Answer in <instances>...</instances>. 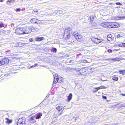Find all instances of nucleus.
Masks as SVG:
<instances>
[{"label": "nucleus", "instance_id": "1", "mask_svg": "<svg viewBox=\"0 0 125 125\" xmlns=\"http://www.w3.org/2000/svg\"><path fill=\"white\" fill-rule=\"evenodd\" d=\"M31 26L23 27L24 34L30 33L32 31Z\"/></svg>", "mask_w": 125, "mask_h": 125}, {"label": "nucleus", "instance_id": "2", "mask_svg": "<svg viewBox=\"0 0 125 125\" xmlns=\"http://www.w3.org/2000/svg\"><path fill=\"white\" fill-rule=\"evenodd\" d=\"M15 32L18 34H24L23 28H17L15 30Z\"/></svg>", "mask_w": 125, "mask_h": 125}, {"label": "nucleus", "instance_id": "3", "mask_svg": "<svg viewBox=\"0 0 125 125\" xmlns=\"http://www.w3.org/2000/svg\"><path fill=\"white\" fill-rule=\"evenodd\" d=\"M111 28H116L119 27L120 25L118 23L116 22H110Z\"/></svg>", "mask_w": 125, "mask_h": 125}, {"label": "nucleus", "instance_id": "4", "mask_svg": "<svg viewBox=\"0 0 125 125\" xmlns=\"http://www.w3.org/2000/svg\"><path fill=\"white\" fill-rule=\"evenodd\" d=\"M101 26L105 28H111L110 22H104L101 23Z\"/></svg>", "mask_w": 125, "mask_h": 125}, {"label": "nucleus", "instance_id": "5", "mask_svg": "<svg viewBox=\"0 0 125 125\" xmlns=\"http://www.w3.org/2000/svg\"><path fill=\"white\" fill-rule=\"evenodd\" d=\"M75 38L78 41L82 42L83 41V39L82 36L81 35H78L75 36Z\"/></svg>", "mask_w": 125, "mask_h": 125}, {"label": "nucleus", "instance_id": "6", "mask_svg": "<svg viewBox=\"0 0 125 125\" xmlns=\"http://www.w3.org/2000/svg\"><path fill=\"white\" fill-rule=\"evenodd\" d=\"M18 125H24L25 124L24 120H23L22 118H20L18 120Z\"/></svg>", "mask_w": 125, "mask_h": 125}, {"label": "nucleus", "instance_id": "7", "mask_svg": "<svg viewBox=\"0 0 125 125\" xmlns=\"http://www.w3.org/2000/svg\"><path fill=\"white\" fill-rule=\"evenodd\" d=\"M123 59H123L121 57H117L113 59H108V60L109 61L113 60L114 62L121 60Z\"/></svg>", "mask_w": 125, "mask_h": 125}, {"label": "nucleus", "instance_id": "8", "mask_svg": "<svg viewBox=\"0 0 125 125\" xmlns=\"http://www.w3.org/2000/svg\"><path fill=\"white\" fill-rule=\"evenodd\" d=\"M70 31V28H67L65 29L64 34L67 36V37L69 36Z\"/></svg>", "mask_w": 125, "mask_h": 125}, {"label": "nucleus", "instance_id": "9", "mask_svg": "<svg viewBox=\"0 0 125 125\" xmlns=\"http://www.w3.org/2000/svg\"><path fill=\"white\" fill-rule=\"evenodd\" d=\"M91 39L93 42L96 43H99L102 41L100 39L95 38H92Z\"/></svg>", "mask_w": 125, "mask_h": 125}, {"label": "nucleus", "instance_id": "10", "mask_svg": "<svg viewBox=\"0 0 125 125\" xmlns=\"http://www.w3.org/2000/svg\"><path fill=\"white\" fill-rule=\"evenodd\" d=\"M58 76L57 74H55L54 78V81L53 83V85H54V83H56L58 80Z\"/></svg>", "mask_w": 125, "mask_h": 125}, {"label": "nucleus", "instance_id": "11", "mask_svg": "<svg viewBox=\"0 0 125 125\" xmlns=\"http://www.w3.org/2000/svg\"><path fill=\"white\" fill-rule=\"evenodd\" d=\"M67 99L66 100L68 102H69L72 99L73 97V95L71 93L67 97Z\"/></svg>", "mask_w": 125, "mask_h": 125}, {"label": "nucleus", "instance_id": "12", "mask_svg": "<svg viewBox=\"0 0 125 125\" xmlns=\"http://www.w3.org/2000/svg\"><path fill=\"white\" fill-rule=\"evenodd\" d=\"M115 19L117 20H119L121 19H125V16H117L115 18Z\"/></svg>", "mask_w": 125, "mask_h": 125}, {"label": "nucleus", "instance_id": "13", "mask_svg": "<svg viewBox=\"0 0 125 125\" xmlns=\"http://www.w3.org/2000/svg\"><path fill=\"white\" fill-rule=\"evenodd\" d=\"M37 20V19L35 18H33L31 19V22L32 23H36Z\"/></svg>", "mask_w": 125, "mask_h": 125}, {"label": "nucleus", "instance_id": "14", "mask_svg": "<svg viewBox=\"0 0 125 125\" xmlns=\"http://www.w3.org/2000/svg\"><path fill=\"white\" fill-rule=\"evenodd\" d=\"M44 37H37L35 38L36 41H41L43 40L44 39Z\"/></svg>", "mask_w": 125, "mask_h": 125}, {"label": "nucleus", "instance_id": "15", "mask_svg": "<svg viewBox=\"0 0 125 125\" xmlns=\"http://www.w3.org/2000/svg\"><path fill=\"white\" fill-rule=\"evenodd\" d=\"M85 69L83 68L81 69H80V73L81 74L84 75L85 74L84 73L85 72Z\"/></svg>", "mask_w": 125, "mask_h": 125}, {"label": "nucleus", "instance_id": "16", "mask_svg": "<svg viewBox=\"0 0 125 125\" xmlns=\"http://www.w3.org/2000/svg\"><path fill=\"white\" fill-rule=\"evenodd\" d=\"M107 39L108 41H110L112 39V38L111 35L109 34L108 35Z\"/></svg>", "mask_w": 125, "mask_h": 125}, {"label": "nucleus", "instance_id": "17", "mask_svg": "<svg viewBox=\"0 0 125 125\" xmlns=\"http://www.w3.org/2000/svg\"><path fill=\"white\" fill-rule=\"evenodd\" d=\"M42 114L40 113H39L36 116H35V118L36 119H39L42 116Z\"/></svg>", "mask_w": 125, "mask_h": 125}, {"label": "nucleus", "instance_id": "18", "mask_svg": "<svg viewBox=\"0 0 125 125\" xmlns=\"http://www.w3.org/2000/svg\"><path fill=\"white\" fill-rule=\"evenodd\" d=\"M15 0H8L7 2V3L8 4H10L13 2Z\"/></svg>", "mask_w": 125, "mask_h": 125}, {"label": "nucleus", "instance_id": "19", "mask_svg": "<svg viewBox=\"0 0 125 125\" xmlns=\"http://www.w3.org/2000/svg\"><path fill=\"white\" fill-rule=\"evenodd\" d=\"M5 64H7L9 62V60L7 58H4L3 59Z\"/></svg>", "mask_w": 125, "mask_h": 125}, {"label": "nucleus", "instance_id": "20", "mask_svg": "<svg viewBox=\"0 0 125 125\" xmlns=\"http://www.w3.org/2000/svg\"><path fill=\"white\" fill-rule=\"evenodd\" d=\"M63 109V107L61 106H59L56 108V109L58 111H60Z\"/></svg>", "mask_w": 125, "mask_h": 125}, {"label": "nucleus", "instance_id": "21", "mask_svg": "<svg viewBox=\"0 0 125 125\" xmlns=\"http://www.w3.org/2000/svg\"><path fill=\"white\" fill-rule=\"evenodd\" d=\"M6 119L7 120L6 121V123L7 124H9L11 123L12 122V120H10L9 119L6 118Z\"/></svg>", "mask_w": 125, "mask_h": 125}, {"label": "nucleus", "instance_id": "22", "mask_svg": "<svg viewBox=\"0 0 125 125\" xmlns=\"http://www.w3.org/2000/svg\"><path fill=\"white\" fill-rule=\"evenodd\" d=\"M119 72L121 74H125V70L120 71Z\"/></svg>", "mask_w": 125, "mask_h": 125}, {"label": "nucleus", "instance_id": "23", "mask_svg": "<svg viewBox=\"0 0 125 125\" xmlns=\"http://www.w3.org/2000/svg\"><path fill=\"white\" fill-rule=\"evenodd\" d=\"M112 79L114 80L117 81L118 80V77L117 76H115L113 77Z\"/></svg>", "mask_w": 125, "mask_h": 125}, {"label": "nucleus", "instance_id": "24", "mask_svg": "<svg viewBox=\"0 0 125 125\" xmlns=\"http://www.w3.org/2000/svg\"><path fill=\"white\" fill-rule=\"evenodd\" d=\"M81 62H84L85 63H87L88 62L86 60H82L80 61Z\"/></svg>", "mask_w": 125, "mask_h": 125}, {"label": "nucleus", "instance_id": "25", "mask_svg": "<svg viewBox=\"0 0 125 125\" xmlns=\"http://www.w3.org/2000/svg\"><path fill=\"white\" fill-rule=\"evenodd\" d=\"M36 23H38L39 24H41L42 23L41 21L38 19L37 20V22H36Z\"/></svg>", "mask_w": 125, "mask_h": 125}, {"label": "nucleus", "instance_id": "26", "mask_svg": "<svg viewBox=\"0 0 125 125\" xmlns=\"http://www.w3.org/2000/svg\"><path fill=\"white\" fill-rule=\"evenodd\" d=\"M78 35V34L76 32H74L73 33V35L75 37V36H77Z\"/></svg>", "mask_w": 125, "mask_h": 125}, {"label": "nucleus", "instance_id": "27", "mask_svg": "<svg viewBox=\"0 0 125 125\" xmlns=\"http://www.w3.org/2000/svg\"><path fill=\"white\" fill-rule=\"evenodd\" d=\"M19 43H20L19 42H17L15 44V46L16 47L19 46Z\"/></svg>", "mask_w": 125, "mask_h": 125}, {"label": "nucleus", "instance_id": "28", "mask_svg": "<svg viewBox=\"0 0 125 125\" xmlns=\"http://www.w3.org/2000/svg\"><path fill=\"white\" fill-rule=\"evenodd\" d=\"M37 65H38V64H37L36 63L34 65H32V66H31L30 67V68H32L33 67H35L36 66H37Z\"/></svg>", "mask_w": 125, "mask_h": 125}, {"label": "nucleus", "instance_id": "29", "mask_svg": "<svg viewBox=\"0 0 125 125\" xmlns=\"http://www.w3.org/2000/svg\"><path fill=\"white\" fill-rule=\"evenodd\" d=\"M80 69H78L77 68H74V70L77 71V72H78L79 71H80Z\"/></svg>", "mask_w": 125, "mask_h": 125}, {"label": "nucleus", "instance_id": "30", "mask_svg": "<svg viewBox=\"0 0 125 125\" xmlns=\"http://www.w3.org/2000/svg\"><path fill=\"white\" fill-rule=\"evenodd\" d=\"M57 51V49L56 48H53L52 49V51L53 52H56Z\"/></svg>", "mask_w": 125, "mask_h": 125}, {"label": "nucleus", "instance_id": "31", "mask_svg": "<svg viewBox=\"0 0 125 125\" xmlns=\"http://www.w3.org/2000/svg\"><path fill=\"white\" fill-rule=\"evenodd\" d=\"M35 118V116H32V117H31V120H34V118Z\"/></svg>", "mask_w": 125, "mask_h": 125}, {"label": "nucleus", "instance_id": "32", "mask_svg": "<svg viewBox=\"0 0 125 125\" xmlns=\"http://www.w3.org/2000/svg\"><path fill=\"white\" fill-rule=\"evenodd\" d=\"M1 61L2 63L1 64H2V65H4L5 64V62H4V61L3 60Z\"/></svg>", "mask_w": 125, "mask_h": 125}, {"label": "nucleus", "instance_id": "33", "mask_svg": "<svg viewBox=\"0 0 125 125\" xmlns=\"http://www.w3.org/2000/svg\"><path fill=\"white\" fill-rule=\"evenodd\" d=\"M107 51L109 53H112V50H110V49H109V50H108Z\"/></svg>", "mask_w": 125, "mask_h": 125}, {"label": "nucleus", "instance_id": "34", "mask_svg": "<svg viewBox=\"0 0 125 125\" xmlns=\"http://www.w3.org/2000/svg\"><path fill=\"white\" fill-rule=\"evenodd\" d=\"M86 124L87 125H93V123H92L89 122L87 123V124Z\"/></svg>", "mask_w": 125, "mask_h": 125}, {"label": "nucleus", "instance_id": "35", "mask_svg": "<svg viewBox=\"0 0 125 125\" xmlns=\"http://www.w3.org/2000/svg\"><path fill=\"white\" fill-rule=\"evenodd\" d=\"M4 27L3 24V23H0V27L1 28Z\"/></svg>", "mask_w": 125, "mask_h": 125}, {"label": "nucleus", "instance_id": "36", "mask_svg": "<svg viewBox=\"0 0 125 125\" xmlns=\"http://www.w3.org/2000/svg\"><path fill=\"white\" fill-rule=\"evenodd\" d=\"M97 90L95 88H94V89L93 90V92H96L97 91Z\"/></svg>", "mask_w": 125, "mask_h": 125}, {"label": "nucleus", "instance_id": "37", "mask_svg": "<svg viewBox=\"0 0 125 125\" xmlns=\"http://www.w3.org/2000/svg\"><path fill=\"white\" fill-rule=\"evenodd\" d=\"M118 46L120 47H123V43L122 44H119Z\"/></svg>", "mask_w": 125, "mask_h": 125}, {"label": "nucleus", "instance_id": "38", "mask_svg": "<svg viewBox=\"0 0 125 125\" xmlns=\"http://www.w3.org/2000/svg\"><path fill=\"white\" fill-rule=\"evenodd\" d=\"M16 11L18 12V11H20L21 10L20 8H18L16 10Z\"/></svg>", "mask_w": 125, "mask_h": 125}, {"label": "nucleus", "instance_id": "39", "mask_svg": "<svg viewBox=\"0 0 125 125\" xmlns=\"http://www.w3.org/2000/svg\"><path fill=\"white\" fill-rule=\"evenodd\" d=\"M115 4L117 5H121V3H119V2H116V3H115Z\"/></svg>", "mask_w": 125, "mask_h": 125}, {"label": "nucleus", "instance_id": "40", "mask_svg": "<svg viewBox=\"0 0 125 125\" xmlns=\"http://www.w3.org/2000/svg\"><path fill=\"white\" fill-rule=\"evenodd\" d=\"M122 37V36L120 35L119 34L117 35V38H119L120 37Z\"/></svg>", "mask_w": 125, "mask_h": 125}, {"label": "nucleus", "instance_id": "41", "mask_svg": "<svg viewBox=\"0 0 125 125\" xmlns=\"http://www.w3.org/2000/svg\"><path fill=\"white\" fill-rule=\"evenodd\" d=\"M100 87V89H102L104 87V86H100V87Z\"/></svg>", "mask_w": 125, "mask_h": 125}, {"label": "nucleus", "instance_id": "42", "mask_svg": "<svg viewBox=\"0 0 125 125\" xmlns=\"http://www.w3.org/2000/svg\"><path fill=\"white\" fill-rule=\"evenodd\" d=\"M102 97L104 99H106L107 98L106 97V96H103Z\"/></svg>", "mask_w": 125, "mask_h": 125}, {"label": "nucleus", "instance_id": "43", "mask_svg": "<svg viewBox=\"0 0 125 125\" xmlns=\"http://www.w3.org/2000/svg\"><path fill=\"white\" fill-rule=\"evenodd\" d=\"M38 11H37V10L36 11L35 13V14H38Z\"/></svg>", "mask_w": 125, "mask_h": 125}, {"label": "nucleus", "instance_id": "44", "mask_svg": "<svg viewBox=\"0 0 125 125\" xmlns=\"http://www.w3.org/2000/svg\"><path fill=\"white\" fill-rule=\"evenodd\" d=\"M73 61V60H70L68 62L69 63H70L72 62Z\"/></svg>", "mask_w": 125, "mask_h": 125}, {"label": "nucleus", "instance_id": "45", "mask_svg": "<svg viewBox=\"0 0 125 125\" xmlns=\"http://www.w3.org/2000/svg\"><path fill=\"white\" fill-rule=\"evenodd\" d=\"M30 42H32L33 41V39L32 38H30Z\"/></svg>", "mask_w": 125, "mask_h": 125}, {"label": "nucleus", "instance_id": "46", "mask_svg": "<svg viewBox=\"0 0 125 125\" xmlns=\"http://www.w3.org/2000/svg\"><path fill=\"white\" fill-rule=\"evenodd\" d=\"M117 123H116L115 124H112L111 125H117Z\"/></svg>", "mask_w": 125, "mask_h": 125}, {"label": "nucleus", "instance_id": "47", "mask_svg": "<svg viewBox=\"0 0 125 125\" xmlns=\"http://www.w3.org/2000/svg\"><path fill=\"white\" fill-rule=\"evenodd\" d=\"M125 47V43H123V47Z\"/></svg>", "mask_w": 125, "mask_h": 125}, {"label": "nucleus", "instance_id": "48", "mask_svg": "<svg viewBox=\"0 0 125 125\" xmlns=\"http://www.w3.org/2000/svg\"><path fill=\"white\" fill-rule=\"evenodd\" d=\"M96 88L97 90V91H98V90L100 89V88L99 87H98Z\"/></svg>", "mask_w": 125, "mask_h": 125}, {"label": "nucleus", "instance_id": "49", "mask_svg": "<svg viewBox=\"0 0 125 125\" xmlns=\"http://www.w3.org/2000/svg\"><path fill=\"white\" fill-rule=\"evenodd\" d=\"M1 61H0V66L2 65V64H1Z\"/></svg>", "mask_w": 125, "mask_h": 125}, {"label": "nucleus", "instance_id": "50", "mask_svg": "<svg viewBox=\"0 0 125 125\" xmlns=\"http://www.w3.org/2000/svg\"><path fill=\"white\" fill-rule=\"evenodd\" d=\"M35 11L33 10L32 11V13H34Z\"/></svg>", "mask_w": 125, "mask_h": 125}, {"label": "nucleus", "instance_id": "51", "mask_svg": "<svg viewBox=\"0 0 125 125\" xmlns=\"http://www.w3.org/2000/svg\"><path fill=\"white\" fill-rule=\"evenodd\" d=\"M122 95L123 96H125V94H122Z\"/></svg>", "mask_w": 125, "mask_h": 125}, {"label": "nucleus", "instance_id": "52", "mask_svg": "<svg viewBox=\"0 0 125 125\" xmlns=\"http://www.w3.org/2000/svg\"><path fill=\"white\" fill-rule=\"evenodd\" d=\"M69 56L68 55H66V57H68Z\"/></svg>", "mask_w": 125, "mask_h": 125}, {"label": "nucleus", "instance_id": "53", "mask_svg": "<svg viewBox=\"0 0 125 125\" xmlns=\"http://www.w3.org/2000/svg\"><path fill=\"white\" fill-rule=\"evenodd\" d=\"M123 105V107H125V104Z\"/></svg>", "mask_w": 125, "mask_h": 125}, {"label": "nucleus", "instance_id": "54", "mask_svg": "<svg viewBox=\"0 0 125 125\" xmlns=\"http://www.w3.org/2000/svg\"><path fill=\"white\" fill-rule=\"evenodd\" d=\"M112 4V3H111L109 4V5H111Z\"/></svg>", "mask_w": 125, "mask_h": 125}, {"label": "nucleus", "instance_id": "55", "mask_svg": "<svg viewBox=\"0 0 125 125\" xmlns=\"http://www.w3.org/2000/svg\"><path fill=\"white\" fill-rule=\"evenodd\" d=\"M117 104L118 105V104Z\"/></svg>", "mask_w": 125, "mask_h": 125}]
</instances>
